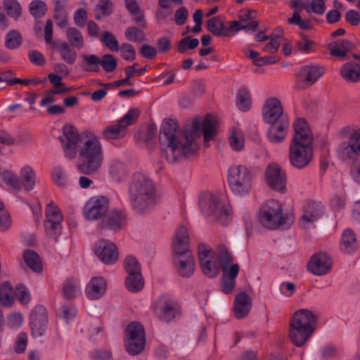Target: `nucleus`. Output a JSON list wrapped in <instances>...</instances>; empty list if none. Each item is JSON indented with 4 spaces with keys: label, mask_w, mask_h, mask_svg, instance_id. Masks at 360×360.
Returning a JSON list of instances; mask_svg holds the SVG:
<instances>
[{
    "label": "nucleus",
    "mask_w": 360,
    "mask_h": 360,
    "mask_svg": "<svg viewBox=\"0 0 360 360\" xmlns=\"http://www.w3.org/2000/svg\"><path fill=\"white\" fill-rule=\"evenodd\" d=\"M262 115L266 124H274L283 119L288 118L281 101L274 96L266 99L262 105Z\"/></svg>",
    "instance_id": "obj_19"
},
{
    "label": "nucleus",
    "mask_w": 360,
    "mask_h": 360,
    "mask_svg": "<svg viewBox=\"0 0 360 360\" xmlns=\"http://www.w3.org/2000/svg\"><path fill=\"white\" fill-rule=\"evenodd\" d=\"M252 306L251 297L245 292L237 294L233 306V313L236 318L243 319L250 311Z\"/></svg>",
    "instance_id": "obj_31"
},
{
    "label": "nucleus",
    "mask_w": 360,
    "mask_h": 360,
    "mask_svg": "<svg viewBox=\"0 0 360 360\" xmlns=\"http://www.w3.org/2000/svg\"><path fill=\"white\" fill-rule=\"evenodd\" d=\"M218 250L221 259L222 276L236 279L240 267L238 264L233 263L229 248L225 245H221L218 247Z\"/></svg>",
    "instance_id": "obj_26"
},
{
    "label": "nucleus",
    "mask_w": 360,
    "mask_h": 360,
    "mask_svg": "<svg viewBox=\"0 0 360 360\" xmlns=\"http://www.w3.org/2000/svg\"><path fill=\"white\" fill-rule=\"evenodd\" d=\"M15 301V292L12 285L4 282L0 287V302L4 306H11Z\"/></svg>",
    "instance_id": "obj_43"
},
{
    "label": "nucleus",
    "mask_w": 360,
    "mask_h": 360,
    "mask_svg": "<svg viewBox=\"0 0 360 360\" xmlns=\"http://www.w3.org/2000/svg\"><path fill=\"white\" fill-rule=\"evenodd\" d=\"M108 171L115 181L121 182L127 177L129 167L120 159L112 158L109 162Z\"/></svg>",
    "instance_id": "obj_33"
},
{
    "label": "nucleus",
    "mask_w": 360,
    "mask_h": 360,
    "mask_svg": "<svg viewBox=\"0 0 360 360\" xmlns=\"http://www.w3.org/2000/svg\"><path fill=\"white\" fill-rule=\"evenodd\" d=\"M117 66V60L114 56L106 53L100 58V68L102 67L105 72H112Z\"/></svg>",
    "instance_id": "obj_55"
},
{
    "label": "nucleus",
    "mask_w": 360,
    "mask_h": 360,
    "mask_svg": "<svg viewBox=\"0 0 360 360\" xmlns=\"http://www.w3.org/2000/svg\"><path fill=\"white\" fill-rule=\"evenodd\" d=\"M107 291V282L101 276H96L90 279L87 283L84 292L89 300H98L101 299Z\"/></svg>",
    "instance_id": "obj_28"
},
{
    "label": "nucleus",
    "mask_w": 360,
    "mask_h": 360,
    "mask_svg": "<svg viewBox=\"0 0 360 360\" xmlns=\"http://www.w3.org/2000/svg\"><path fill=\"white\" fill-rule=\"evenodd\" d=\"M229 143L232 150L241 151L245 147V137L241 129L231 127L229 130Z\"/></svg>",
    "instance_id": "obj_38"
},
{
    "label": "nucleus",
    "mask_w": 360,
    "mask_h": 360,
    "mask_svg": "<svg viewBox=\"0 0 360 360\" xmlns=\"http://www.w3.org/2000/svg\"><path fill=\"white\" fill-rule=\"evenodd\" d=\"M124 267L127 273V275L141 274V269L139 262L137 259L134 256H128L124 261Z\"/></svg>",
    "instance_id": "obj_56"
},
{
    "label": "nucleus",
    "mask_w": 360,
    "mask_h": 360,
    "mask_svg": "<svg viewBox=\"0 0 360 360\" xmlns=\"http://www.w3.org/2000/svg\"><path fill=\"white\" fill-rule=\"evenodd\" d=\"M127 216L120 210H112L103 221V226L113 231H120L126 224Z\"/></svg>",
    "instance_id": "obj_32"
},
{
    "label": "nucleus",
    "mask_w": 360,
    "mask_h": 360,
    "mask_svg": "<svg viewBox=\"0 0 360 360\" xmlns=\"http://www.w3.org/2000/svg\"><path fill=\"white\" fill-rule=\"evenodd\" d=\"M24 322L23 315L18 311H14L7 316V325L13 329L20 328Z\"/></svg>",
    "instance_id": "obj_58"
},
{
    "label": "nucleus",
    "mask_w": 360,
    "mask_h": 360,
    "mask_svg": "<svg viewBox=\"0 0 360 360\" xmlns=\"http://www.w3.org/2000/svg\"><path fill=\"white\" fill-rule=\"evenodd\" d=\"M139 115L137 108H130L128 112L117 121L103 129V135L106 139H121L127 133L128 127L133 124Z\"/></svg>",
    "instance_id": "obj_14"
},
{
    "label": "nucleus",
    "mask_w": 360,
    "mask_h": 360,
    "mask_svg": "<svg viewBox=\"0 0 360 360\" xmlns=\"http://www.w3.org/2000/svg\"><path fill=\"white\" fill-rule=\"evenodd\" d=\"M1 179L7 188L15 193H19L23 189L27 192L32 191L41 181L37 171L27 164L19 168L18 176L13 171L3 170Z\"/></svg>",
    "instance_id": "obj_5"
},
{
    "label": "nucleus",
    "mask_w": 360,
    "mask_h": 360,
    "mask_svg": "<svg viewBox=\"0 0 360 360\" xmlns=\"http://www.w3.org/2000/svg\"><path fill=\"white\" fill-rule=\"evenodd\" d=\"M29 323L31 335L34 338L45 335L49 326V316L45 307L35 306L30 311Z\"/></svg>",
    "instance_id": "obj_18"
},
{
    "label": "nucleus",
    "mask_w": 360,
    "mask_h": 360,
    "mask_svg": "<svg viewBox=\"0 0 360 360\" xmlns=\"http://www.w3.org/2000/svg\"><path fill=\"white\" fill-rule=\"evenodd\" d=\"M236 103L238 108L241 111L246 112L250 109L252 101L248 89L241 88L238 91Z\"/></svg>",
    "instance_id": "obj_45"
},
{
    "label": "nucleus",
    "mask_w": 360,
    "mask_h": 360,
    "mask_svg": "<svg viewBox=\"0 0 360 360\" xmlns=\"http://www.w3.org/2000/svg\"><path fill=\"white\" fill-rule=\"evenodd\" d=\"M316 326V318L312 311L306 309H298L291 318L290 339L296 346H303L311 338Z\"/></svg>",
    "instance_id": "obj_4"
},
{
    "label": "nucleus",
    "mask_w": 360,
    "mask_h": 360,
    "mask_svg": "<svg viewBox=\"0 0 360 360\" xmlns=\"http://www.w3.org/2000/svg\"><path fill=\"white\" fill-rule=\"evenodd\" d=\"M92 360H110L112 352L108 349H96L90 353Z\"/></svg>",
    "instance_id": "obj_64"
},
{
    "label": "nucleus",
    "mask_w": 360,
    "mask_h": 360,
    "mask_svg": "<svg viewBox=\"0 0 360 360\" xmlns=\"http://www.w3.org/2000/svg\"><path fill=\"white\" fill-rule=\"evenodd\" d=\"M125 37L130 41L141 42L144 40V32L135 27H130L126 30Z\"/></svg>",
    "instance_id": "obj_60"
},
{
    "label": "nucleus",
    "mask_w": 360,
    "mask_h": 360,
    "mask_svg": "<svg viewBox=\"0 0 360 360\" xmlns=\"http://www.w3.org/2000/svg\"><path fill=\"white\" fill-rule=\"evenodd\" d=\"M259 221L266 228L276 229L285 223L286 216L283 205L276 200H269L263 203L258 214Z\"/></svg>",
    "instance_id": "obj_10"
},
{
    "label": "nucleus",
    "mask_w": 360,
    "mask_h": 360,
    "mask_svg": "<svg viewBox=\"0 0 360 360\" xmlns=\"http://www.w3.org/2000/svg\"><path fill=\"white\" fill-rule=\"evenodd\" d=\"M153 311L158 319L164 322H170L181 314L177 302L167 295H161L155 300L153 305Z\"/></svg>",
    "instance_id": "obj_16"
},
{
    "label": "nucleus",
    "mask_w": 360,
    "mask_h": 360,
    "mask_svg": "<svg viewBox=\"0 0 360 360\" xmlns=\"http://www.w3.org/2000/svg\"><path fill=\"white\" fill-rule=\"evenodd\" d=\"M112 11V4L110 0H100L95 8V16L96 19L109 15Z\"/></svg>",
    "instance_id": "obj_53"
},
{
    "label": "nucleus",
    "mask_w": 360,
    "mask_h": 360,
    "mask_svg": "<svg viewBox=\"0 0 360 360\" xmlns=\"http://www.w3.org/2000/svg\"><path fill=\"white\" fill-rule=\"evenodd\" d=\"M82 333L93 340L104 337L103 323L98 318H93L82 323L79 328Z\"/></svg>",
    "instance_id": "obj_30"
},
{
    "label": "nucleus",
    "mask_w": 360,
    "mask_h": 360,
    "mask_svg": "<svg viewBox=\"0 0 360 360\" xmlns=\"http://www.w3.org/2000/svg\"><path fill=\"white\" fill-rule=\"evenodd\" d=\"M293 136L290 141L314 144V136L306 120L297 117L292 124Z\"/></svg>",
    "instance_id": "obj_24"
},
{
    "label": "nucleus",
    "mask_w": 360,
    "mask_h": 360,
    "mask_svg": "<svg viewBox=\"0 0 360 360\" xmlns=\"http://www.w3.org/2000/svg\"><path fill=\"white\" fill-rule=\"evenodd\" d=\"M29 10L32 16L35 18H40L46 14L47 6L43 1L33 0L29 5Z\"/></svg>",
    "instance_id": "obj_51"
},
{
    "label": "nucleus",
    "mask_w": 360,
    "mask_h": 360,
    "mask_svg": "<svg viewBox=\"0 0 360 360\" xmlns=\"http://www.w3.org/2000/svg\"><path fill=\"white\" fill-rule=\"evenodd\" d=\"M23 258L27 266L34 272L40 273L42 271L41 260L37 252L32 250H26L24 252Z\"/></svg>",
    "instance_id": "obj_41"
},
{
    "label": "nucleus",
    "mask_w": 360,
    "mask_h": 360,
    "mask_svg": "<svg viewBox=\"0 0 360 360\" xmlns=\"http://www.w3.org/2000/svg\"><path fill=\"white\" fill-rule=\"evenodd\" d=\"M228 185L237 197L248 195L253 188V176L250 169L241 165H233L228 169Z\"/></svg>",
    "instance_id": "obj_9"
},
{
    "label": "nucleus",
    "mask_w": 360,
    "mask_h": 360,
    "mask_svg": "<svg viewBox=\"0 0 360 360\" xmlns=\"http://www.w3.org/2000/svg\"><path fill=\"white\" fill-rule=\"evenodd\" d=\"M63 135L61 141L65 150L66 155L74 158L77 153V144L79 141V134L77 129L71 124H66L63 129Z\"/></svg>",
    "instance_id": "obj_27"
},
{
    "label": "nucleus",
    "mask_w": 360,
    "mask_h": 360,
    "mask_svg": "<svg viewBox=\"0 0 360 360\" xmlns=\"http://www.w3.org/2000/svg\"><path fill=\"white\" fill-rule=\"evenodd\" d=\"M323 205L319 202H310L303 208L300 225L303 229L311 227L323 215Z\"/></svg>",
    "instance_id": "obj_22"
},
{
    "label": "nucleus",
    "mask_w": 360,
    "mask_h": 360,
    "mask_svg": "<svg viewBox=\"0 0 360 360\" xmlns=\"http://www.w3.org/2000/svg\"><path fill=\"white\" fill-rule=\"evenodd\" d=\"M342 77L349 83L360 81V64L356 62H349L344 64L340 68Z\"/></svg>",
    "instance_id": "obj_35"
},
{
    "label": "nucleus",
    "mask_w": 360,
    "mask_h": 360,
    "mask_svg": "<svg viewBox=\"0 0 360 360\" xmlns=\"http://www.w3.org/2000/svg\"><path fill=\"white\" fill-rule=\"evenodd\" d=\"M351 46V43L347 40L338 41L330 45V53L333 56H345Z\"/></svg>",
    "instance_id": "obj_49"
},
{
    "label": "nucleus",
    "mask_w": 360,
    "mask_h": 360,
    "mask_svg": "<svg viewBox=\"0 0 360 360\" xmlns=\"http://www.w3.org/2000/svg\"><path fill=\"white\" fill-rule=\"evenodd\" d=\"M3 6L7 15L18 19L22 14V7L17 0H4Z\"/></svg>",
    "instance_id": "obj_47"
},
{
    "label": "nucleus",
    "mask_w": 360,
    "mask_h": 360,
    "mask_svg": "<svg viewBox=\"0 0 360 360\" xmlns=\"http://www.w3.org/2000/svg\"><path fill=\"white\" fill-rule=\"evenodd\" d=\"M129 198L136 213L147 212L158 201L153 181L143 174L135 173L129 185Z\"/></svg>",
    "instance_id": "obj_2"
},
{
    "label": "nucleus",
    "mask_w": 360,
    "mask_h": 360,
    "mask_svg": "<svg viewBox=\"0 0 360 360\" xmlns=\"http://www.w3.org/2000/svg\"><path fill=\"white\" fill-rule=\"evenodd\" d=\"M66 36L69 42L77 49L84 47V37L82 33L75 27H69L66 30Z\"/></svg>",
    "instance_id": "obj_48"
},
{
    "label": "nucleus",
    "mask_w": 360,
    "mask_h": 360,
    "mask_svg": "<svg viewBox=\"0 0 360 360\" xmlns=\"http://www.w3.org/2000/svg\"><path fill=\"white\" fill-rule=\"evenodd\" d=\"M54 47L60 52L62 59L68 64L72 65L77 59V52L70 48V45L63 41H56Z\"/></svg>",
    "instance_id": "obj_37"
},
{
    "label": "nucleus",
    "mask_w": 360,
    "mask_h": 360,
    "mask_svg": "<svg viewBox=\"0 0 360 360\" xmlns=\"http://www.w3.org/2000/svg\"><path fill=\"white\" fill-rule=\"evenodd\" d=\"M335 152L342 160H352L360 156V128H342L337 135Z\"/></svg>",
    "instance_id": "obj_8"
},
{
    "label": "nucleus",
    "mask_w": 360,
    "mask_h": 360,
    "mask_svg": "<svg viewBox=\"0 0 360 360\" xmlns=\"http://www.w3.org/2000/svg\"><path fill=\"white\" fill-rule=\"evenodd\" d=\"M81 67L86 72L100 71V58L94 54L82 53Z\"/></svg>",
    "instance_id": "obj_40"
},
{
    "label": "nucleus",
    "mask_w": 360,
    "mask_h": 360,
    "mask_svg": "<svg viewBox=\"0 0 360 360\" xmlns=\"http://www.w3.org/2000/svg\"><path fill=\"white\" fill-rule=\"evenodd\" d=\"M144 279L142 274L127 275L125 279V285L131 292H139L144 287Z\"/></svg>",
    "instance_id": "obj_42"
},
{
    "label": "nucleus",
    "mask_w": 360,
    "mask_h": 360,
    "mask_svg": "<svg viewBox=\"0 0 360 360\" xmlns=\"http://www.w3.org/2000/svg\"><path fill=\"white\" fill-rule=\"evenodd\" d=\"M21 43V37L19 32L13 30L10 31L6 37V46L10 49H14L20 46Z\"/></svg>",
    "instance_id": "obj_61"
},
{
    "label": "nucleus",
    "mask_w": 360,
    "mask_h": 360,
    "mask_svg": "<svg viewBox=\"0 0 360 360\" xmlns=\"http://www.w3.org/2000/svg\"><path fill=\"white\" fill-rule=\"evenodd\" d=\"M198 259L205 275L214 278L219 274L221 264L219 263V255L208 245L199 244Z\"/></svg>",
    "instance_id": "obj_15"
},
{
    "label": "nucleus",
    "mask_w": 360,
    "mask_h": 360,
    "mask_svg": "<svg viewBox=\"0 0 360 360\" xmlns=\"http://www.w3.org/2000/svg\"><path fill=\"white\" fill-rule=\"evenodd\" d=\"M314 158L313 144L290 141L288 158L290 164L295 168L302 169L307 167Z\"/></svg>",
    "instance_id": "obj_13"
},
{
    "label": "nucleus",
    "mask_w": 360,
    "mask_h": 360,
    "mask_svg": "<svg viewBox=\"0 0 360 360\" xmlns=\"http://www.w3.org/2000/svg\"><path fill=\"white\" fill-rule=\"evenodd\" d=\"M201 212L207 216H212L220 223L226 224L232 217L231 206L224 195L205 192L199 198Z\"/></svg>",
    "instance_id": "obj_6"
},
{
    "label": "nucleus",
    "mask_w": 360,
    "mask_h": 360,
    "mask_svg": "<svg viewBox=\"0 0 360 360\" xmlns=\"http://www.w3.org/2000/svg\"><path fill=\"white\" fill-rule=\"evenodd\" d=\"M101 41L108 49L112 51H118L119 42L115 37L110 32L105 31L101 33Z\"/></svg>",
    "instance_id": "obj_52"
},
{
    "label": "nucleus",
    "mask_w": 360,
    "mask_h": 360,
    "mask_svg": "<svg viewBox=\"0 0 360 360\" xmlns=\"http://www.w3.org/2000/svg\"><path fill=\"white\" fill-rule=\"evenodd\" d=\"M77 311L73 307L63 306L58 311V315L68 323L77 315Z\"/></svg>",
    "instance_id": "obj_63"
},
{
    "label": "nucleus",
    "mask_w": 360,
    "mask_h": 360,
    "mask_svg": "<svg viewBox=\"0 0 360 360\" xmlns=\"http://www.w3.org/2000/svg\"><path fill=\"white\" fill-rule=\"evenodd\" d=\"M63 219V214L58 204L53 200L48 202L45 207L44 223L46 234L52 238H58L62 233Z\"/></svg>",
    "instance_id": "obj_12"
},
{
    "label": "nucleus",
    "mask_w": 360,
    "mask_h": 360,
    "mask_svg": "<svg viewBox=\"0 0 360 360\" xmlns=\"http://www.w3.org/2000/svg\"><path fill=\"white\" fill-rule=\"evenodd\" d=\"M323 72V68L317 64L304 66L298 75L297 88L304 89L311 86Z\"/></svg>",
    "instance_id": "obj_25"
},
{
    "label": "nucleus",
    "mask_w": 360,
    "mask_h": 360,
    "mask_svg": "<svg viewBox=\"0 0 360 360\" xmlns=\"http://www.w3.org/2000/svg\"><path fill=\"white\" fill-rule=\"evenodd\" d=\"M264 180L270 188L281 193L286 192V174L278 164L268 165L264 172Z\"/></svg>",
    "instance_id": "obj_20"
},
{
    "label": "nucleus",
    "mask_w": 360,
    "mask_h": 360,
    "mask_svg": "<svg viewBox=\"0 0 360 360\" xmlns=\"http://www.w3.org/2000/svg\"><path fill=\"white\" fill-rule=\"evenodd\" d=\"M278 34H271L268 40H269L262 48V51L269 53H275L279 49L281 43V37L283 30L281 27H277Z\"/></svg>",
    "instance_id": "obj_46"
},
{
    "label": "nucleus",
    "mask_w": 360,
    "mask_h": 360,
    "mask_svg": "<svg viewBox=\"0 0 360 360\" xmlns=\"http://www.w3.org/2000/svg\"><path fill=\"white\" fill-rule=\"evenodd\" d=\"M358 249L355 233L350 229H345L341 236L340 250L347 254H352Z\"/></svg>",
    "instance_id": "obj_34"
},
{
    "label": "nucleus",
    "mask_w": 360,
    "mask_h": 360,
    "mask_svg": "<svg viewBox=\"0 0 360 360\" xmlns=\"http://www.w3.org/2000/svg\"><path fill=\"white\" fill-rule=\"evenodd\" d=\"M146 335L143 326L139 322H131L127 326L124 334V345L130 355H137L144 349Z\"/></svg>",
    "instance_id": "obj_11"
},
{
    "label": "nucleus",
    "mask_w": 360,
    "mask_h": 360,
    "mask_svg": "<svg viewBox=\"0 0 360 360\" xmlns=\"http://www.w3.org/2000/svg\"><path fill=\"white\" fill-rule=\"evenodd\" d=\"M304 9L307 13L323 14L326 11L324 0H311L307 3Z\"/></svg>",
    "instance_id": "obj_57"
},
{
    "label": "nucleus",
    "mask_w": 360,
    "mask_h": 360,
    "mask_svg": "<svg viewBox=\"0 0 360 360\" xmlns=\"http://www.w3.org/2000/svg\"><path fill=\"white\" fill-rule=\"evenodd\" d=\"M109 206L110 201L107 197L94 196L86 202L83 208V215L88 220L98 219L106 214Z\"/></svg>",
    "instance_id": "obj_21"
},
{
    "label": "nucleus",
    "mask_w": 360,
    "mask_h": 360,
    "mask_svg": "<svg viewBox=\"0 0 360 360\" xmlns=\"http://www.w3.org/2000/svg\"><path fill=\"white\" fill-rule=\"evenodd\" d=\"M79 149L83 159V166L86 169V172H96L102 165L103 160L102 146L98 137L92 133L83 134Z\"/></svg>",
    "instance_id": "obj_7"
},
{
    "label": "nucleus",
    "mask_w": 360,
    "mask_h": 360,
    "mask_svg": "<svg viewBox=\"0 0 360 360\" xmlns=\"http://www.w3.org/2000/svg\"><path fill=\"white\" fill-rule=\"evenodd\" d=\"M51 180L58 187H66L68 184V178L65 169L60 165L54 166L51 169Z\"/></svg>",
    "instance_id": "obj_44"
},
{
    "label": "nucleus",
    "mask_w": 360,
    "mask_h": 360,
    "mask_svg": "<svg viewBox=\"0 0 360 360\" xmlns=\"http://www.w3.org/2000/svg\"><path fill=\"white\" fill-rule=\"evenodd\" d=\"M243 24H241L238 20H233L230 24L224 27V37H232L236 34L239 31L245 30Z\"/></svg>",
    "instance_id": "obj_62"
},
{
    "label": "nucleus",
    "mask_w": 360,
    "mask_h": 360,
    "mask_svg": "<svg viewBox=\"0 0 360 360\" xmlns=\"http://www.w3.org/2000/svg\"><path fill=\"white\" fill-rule=\"evenodd\" d=\"M94 254L101 263L108 266L115 264L120 259L117 244L108 239H101L96 243Z\"/></svg>",
    "instance_id": "obj_17"
},
{
    "label": "nucleus",
    "mask_w": 360,
    "mask_h": 360,
    "mask_svg": "<svg viewBox=\"0 0 360 360\" xmlns=\"http://www.w3.org/2000/svg\"><path fill=\"white\" fill-rule=\"evenodd\" d=\"M267 138L273 143L283 142L287 136L289 128V118H285L274 124H269Z\"/></svg>",
    "instance_id": "obj_29"
},
{
    "label": "nucleus",
    "mask_w": 360,
    "mask_h": 360,
    "mask_svg": "<svg viewBox=\"0 0 360 360\" xmlns=\"http://www.w3.org/2000/svg\"><path fill=\"white\" fill-rule=\"evenodd\" d=\"M316 42L307 35L302 33L300 39L295 42V52L302 54H309L315 51Z\"/></svg>",
    "instance_id": "obj_39"
},
{
    "label": "nucleus",
    "mask_w": 360,
    "mask_h": 360,
    "mask_svg": "<svg viewBox=\"0 0 360 360\" xmlns=\"http://www.w3.org/2000/svg\"><path fill=\"white\" fill-rule=\"evenodd\" d=\"M199 44L198 39L192 37L183 38L178 44V50L179 52L184 53L189 49L196 48Z\"/></svg>",
    "instance_id": "obj_59"
},
{
    "label": "nucleus",
    "mask_w": 360,
    "mask_h": 360,
    "mask_svg": "<svg viewBox=\"0 0 360 360\" xmlns=\"http://www.w3.org/2000/svg\"><path fill=\"white\" fill-rule=\"evenodd\" d=\"M174 264L177 274L185 278L191 277L195 270V262L188 250V233L184 225H180L173 240Z\"/></svg>",
    "instance_id": "obj_3"
},
{
    "label": "nucleus",
    "mask_w": 360,
    "mask_h": 360,
    "mask_svg": "<svg viewBox=\"0 0 360 360\" xmlns=\"http://www.w3.org/2000/svg\"><path fill=\"white\" fill-rule=\"evenodd\" d=\"M333 266V260L330 256L323 252L313 255L308 263L309 271L316 276H323L328 274Z\"/></svg>",
    "instance_id": "obj_23"
},
{
    "label": "nucleus",
    "mask_w": 360,
    "mask_h": 360,
    "mask_svg": "<svg viewBox=\"0 0 360 360\" xmlns=\"http://www.w3.org/2000/svg\"><path fill=\"white\" fill-rule=\"evenodd\" d=\"M217 120L212 115L195 117L188 122L182 130L175 119L167 118L161 126V139L167 143L164 150L167 161L173 164L183 157H189L198 149L195 138L203 134L205 142H209L217 132Z\"/></svg>",
    "instance_id": "obj_1"
},
{
    "label": "nucleus",
    "mask_w": 360,
    "mask_h": 360,
    "mask_svg": "<svg viewBox=\"0 0 360 360\" xmlns=\"http://www.w3.org/2000/svg\"><path fill=\"white\" fill-rule=\"evenodd\" d=\"M125 4L129 11L134 15V20L141 26L145 25V19L142 13L139 11V6L136 0H125Z\"/></svg>",
    "instance_id": "obj_50"
},
{
    "label": "nucleus",
    "mask_w": 360,
    "mask_h": 360,
    "mask_svg": "<svg viewBox=\"0 0 360 360\" xmlns=\"http://www.w3.org/2000/svg\"><path fill=\"white\" fill-rule=\"evenodd\" d=\"M82 286L77 278L67 279L63 286V295L67 300H72L81 295Z\"/></svg>",
    "instance_id": "obj_36"
},
{
    "label": "nucleus",
    "mask_w": 360,
    "mask_h": 360,
    "mask_svg": "<svg viewBox=\"0 0 360 360\" xmlns=\"http://www.w3.org/2000/svg\"><path fill=\"white\" fill-rule=\"evenodd\" d=\"M207 29L217 36H224L225 25L219 17H214L207 22Z\"/></svg>",
    "instance_id": "obj_54"
}]
</instances>
